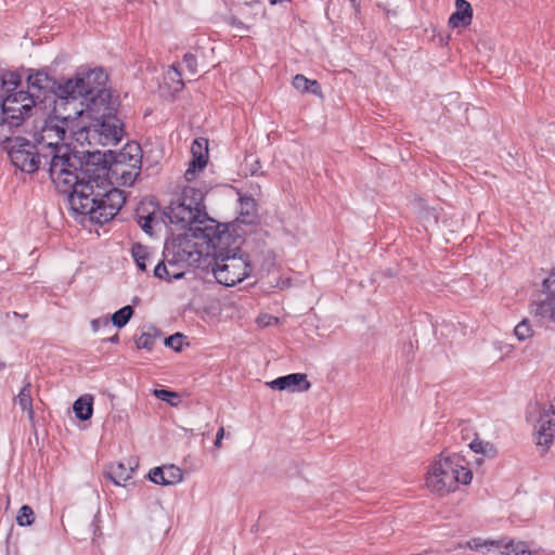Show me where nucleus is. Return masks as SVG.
<instances>
[{
  "instance_id": "1",
  "label": "nucleus",
  "mask_w": 555,
  "mask_h": 555,
  "mask_svg": "<svg viewBox=\"0 0 555 555\" xmlns=\"http://www.w3.org/2000/svg\"><path fill=\"white\" fill-rule=\"evenodd\" d=\"M109 156L108 166L82 164L78 181L68 196L73 211L89 216L92 222L100 224L111 221L124 206V192L113 185L134 183L141 171L142 149L131 142L118 153L109 152Z\"/></svg>"
},
{
  "instance_id": "2",
  "label": "nucleus",
  "mask_w": 555,
  "mask_h": 555,
  "mask_svg": "<svg viewBox=\"0 0 555 555\" xmlns=\"http://www.w3.org/2000/svg\"><path fill=\"white\" fill-rule=\"evenodd\" d=\"M205 193L195 186H184L181 195L164 210L168 223L178 230H188L204 255L219 259L241 250V236L234 235L228 224L210 218L204 205Z\"/></svg>"
},
{
  "instance_id": "3",
  "label": "nucleus",
  "mask_w": 555,
  "mask_h": 555,
  "mask_svg": "<svg viewBox=\"0 0 555 555\" xmlns=\"http://www.w3.org/2000/svg\"><path fill=\"white\" fill-rule=\"evenodd\" d=\"M22 83V77L17 73H5L2 77V91L4 90L3 125L22 126L25 118L28 117L39 103H43L49 95L60 98L66 102V98L61 94L60 88L63 82H57L44 70H29L27 76V90H17Z\"/></svg>"
},
{
  "instance_id": "4",
  "label": "nucleus",
  "mask_w": 555,
  "mask_h": 555,
  "mask_svg": "<svg viewBox=\"0 0 555 555\" xmlns=\"http://www.w3.org/2000/svg\"><path fill=\"white\" fill-rule=\"evenodd\" d=\"M68 119L70 114L49 118L41 130L35 133L34 141L43 155H49V176L52 182L60 192L69 195L78 181L82 162L72 153L68 145L63 144L66 134L65 124Z\"/></svg>"
},
{
  "instance_id": "5",
  "label": "nucleus",
  "mask_w": 555,
  "mask_h": 555,
  "mask_svg": "<svg viewBox=\"0 0 555 555\" xmlns=\"http://www.w3.org/2000/svg\"><path fill=\"white\" fill-rule=\"evenodd\" d=\"M107 80L108 76L101 67L78 72L75 78L67 79L60 88L61 94L66 98L64 104L80 100L88 112H100L102 106L107 108V104L113 102L112 93L105 87Z\"/></svg>"
},
{
  "instance_id": "6",
  "label": "nucleus",
  "mask_w": 555,
  "mask_h": 555,
  "mask_svg": "<svg viewBox=\"0 0 555 555\" xmlns=\"http://www.w3.org/2000/svg\"><path fill=\"white\" fill-rule=\"evenodd\" d=\"M197 246V242L192 243L189 240L179 241V243L167 242L163 258L154 267V276L166 282L182 279L188 267L199 266L204 251L198 250Z\"/></svg>"
},
{
  "instance_id": "7",
  "label": "nucleus",
  "mask_w": 555,
  "mask_h": 555,
  "mask_svg": "<svg viewBox=\"0 0 555 555\" xmlns=\"http://www.w3.org/2000/svg\"><path fill=\"white\" fill-rule=\"evenodd\" d=\"M473 473L464 465V460L459 454L443 456L435 461L428 468L426 487L439 495H446L454 491L459 483L468 485Z\"/></svg>"
},
{
  "instance_id": "8",
  "label": "nucleus",
  "mask_w": 555,
  "mask_h": 555,
  "mask_svg": "<svg viewBox=\"0 0 555 555\" xmlns=\"http://www.w3.org/2000/svg\"><path fill=\"white\" fill-rule=\"evenodd\" d=\"M114 102L101 107L100 112H89L94 114V121L81 128L79 135L85 134V140L89 145H116L125 133L124 122L113 114Z\"/></svg>"
},
{
  "instance_id": "9",
  "label": "nucleus",
  "mask_w": 555,
  "mask_h": 555,
  "mask_svg": "<svg viewBox=\"0 0 555 555\" xmlns=\"http://www.w3.org/2000/svg\"><path fill=\"white\" fill-rule=\"evenodd\" d=\"M8 133L0 140L1 149L5 151L10 157L12 165L26 173H34L41 167L49 168V155H43L37 149L36 142H31L20 135Z\"/></svg>"
},
{
  "instance_id": "10",
  "label": "nucleus",
  "mask_w": 555,
  "mask_h": 555,
  "mask_svg": "<svg viewBox=\"0 0 555 555\" xmlns=\"http://www.w3.org/2000/svg\"><path fill=\"white\" fill-rule=\"evenodd\" d=\"M209 264L212 266L211 270L217 282L225 286H233L242 282L251 271L247 257L238 254L212 259Z\"/></svg>"
},
{
  "instance_id": "11",
  "label": "nucleus",
  "mask_w": 555,
  "mask_h": 555,
  "mask_svg": "<svg viewBox=\"0 0 555 555\" xmlns=\"http://www.w3.org/2000/svg\"><path fill=\"white\" fill-rule=\"evenodd\" d=\"M537 446L546 451L553 444L555 437V408L553 405L540 409V416L537 422Z\"/></svg>"
},
{
  "instance_id": "12",
  "label": "nucleus",
  "mask_w": 555,
  "mask_h": 555,
  "mask_svg": "<svg viewBox=\"0 0 555 555\" xmlns=\"http://www.w3.org/2000/svg\"><path fill=\"white\" fill-rule=\"evenodd\" d=\"M267 385L275 390H288L291 392L308 391L311 387L307 375L304 373H292L285 376H281L272 382H269Z\"/></svg>"
},
{
  "instance_id": "13",
  "label": "nucleus",
  "mask_w": 555,
  "mask_h": 555,
  "mask_svg": "<svg viewBox=\"0 0 555 555\" xmlns=\"http://www.w3.org/2000/svg\"><path fill=\"white\" fill-rule=\"evenodd\" d=\"M193 159L186 169L184 177L188 181L195 178L196 171L202 170L208 160V142L206 139H195L191 146Z\"/></svg>"
},
{
  "instance_id": "14",
  "label": "nucleus",
  "mask_w": 555,
  "mask_h": 555,
  "mask_svg": "<svg viewBox=\"0 0 555 555\" xmlns=\"http://www.w3.org/2000/svg\"><path fill=\"white\" fill-rule=\"evenodd\" d=\"M149 478L156 485L169 486L178 483L182 480V472L175 465L167 467H155L150 470Z\"/></svg>"
},
{
  "instance_id": "15",
  "label": "nucleus",
  "mask_w": 555,
  "mask_h": 555,
  "mask_svg": "<svg viewBox=\"0 0 555 555\" xmlns=\"http://www.w3.org/2000/svg\"><path fill=\"white\" fill-rule=\"evenodd\" d=\"M456 11L449 17V25L453 28L467 27L473 20V8L466 0H455Z\"/></svg>"
},
{
  "instance_id": "16",
  "label": "nucleus",
  "mask_w": 555,
  "mask_h": 555,
  "mask_svg": "<svg viewBox=\"0 0 555 555\" xmlns=\"http://www.w3.org/2000/svg\"><path fill=\"white\" fill-rule=\"evenodd\" d=\"M532 306L534 317L540 318L547 324H555V298L541 296Z\"/></svg>"
},
{
  "instance_id": "17",
  "label": "nucleus",
  "mask_w": 555,
  "mask_h": 555,
  "mask_svg": "<svg viewBox=\"0 0 555 555\" xmlns=\"http://www.w3.org/2000/svg\"><path fill=\"white\" fill-rule=\"evenodd\" d=\"M33 385L29 380H27L18 395L15 397L14 401L21 406V409L27 413L28 420L34 423L35 412L33 409V395H31Z\"/></svg>"
},
{
  "instance_id": "18",
  "label": "nucleus",
  "mask_w": 555,
  "mask_h": 555,
  "mask_svg": "<svg viewBox=\"0 0 555 555\" xmlns=\"http://www.w3.org/2000/svg\"><path fill=\"white\" fill-rule=\"evenodd\" d=\"M131 253L135 264L141 271H146L147 263H152L155 257V254L149 247L140 243L132 246Z\"/></svg>"
},
{
  "instance_id": "19",
  "label": "nucleus",
  "mask_w": 555,
  "mask_h": 555,
  "mask_svg": "<svg viewBox=\"0 0 555 555\" xmlns=\"http://www.w3.org/2000/svg\"><path fill=\"white\" fill-rule=\"evenodd\" d=\"M73 410L78 420H90L93 413V397L91 395L81 396L74 402Z\"/></svg>"
},
{
  "instance_id": "20",
  "label": "nucleus",
  "mask_w": 555,
  "mask_h": 555,
  "mask_svg": "<svg viewBox=\"0 0 555 555\" xmlns=\"http://www.w3.org/2000/svg\"><path fill=\"white\" fill-rule=\"evenodd\" d=\"M133 468H127L122 463L113 464L105 472V476L111 479L115 485L120 486L121 481L126 482L131 478Z\"/></svg>"
},
{
  "instance_id": "21",
  "label": "nucleus",
  "mask_w": 555,
  "mask_h": 555,
  "mask_svg": "<svg viewBox=\"0 0 555 555\" xmlns=\"http://www.w3.org/2000/svg\"><path fill=\"white\" fill-rule=\"evenodd\" d=\"M501 542H503L501 544V548L499 550V552L501 554H511L513 553L514 555H530V551L527 548V544L525 542H515L514 540H505V539H501L500 540Z\"/></svg>"
},
{
  "instance_id": "22",
  "label": "nucleus",
  "mask_w": 555,
  "mask_h": 555,
  "mask_svg": "<svg viewBox=\"0 0 555 555\" xmlns=\"http://www.w3.org/2000/svg\"><path fill=\"white\" fill-rule=\"evenodd\" d=\"M160 336V333L152 327L147 332H143L137 339L135 346L138 349H145L151 351L154 347L156 339Z\"/></svg>"
},
{
  "instance_id": "23",
  "label": "nucleus",
  "mask_w": 555,
  "mask_h": 555,
  "mask_svg": "<svg viewBox=\"0 0 555 555\" xmlns=\"http://www.w3.org/2000/svg\"><path fill=\"white\" fill-rule=\"evenodd\" d=\"M133 313H134L133 308L131 306L127 305V306L120 308L119 310H117L112 315V319H111L112 323L116 327L121 328L129 322V320L131 319Z\"/></svg>"
},
{
  "instance_id": "24",
  "label": "nucleus",
  "mask_w": 555,
  "mask_h": 555,
  "mask_svg": "<svg viewBox=\"0 0 555 555\" xmlns=\"http://www.w3.org/2000/svg\"><path fill=\"white\" fill-rule=\"evenodd\" d=\"M469 448L476 452V453H481L486 456H489V457H492V456H495L496 454V449L495 447L491 443V442H488V441H483L481 439H474L470 443H469Z\"/></svg>"
},
{
  "instance_id": "25",
  "label": "nucleus",
  "mask_w": 555,
  "mask_h": 555,
  "mask_svg": "<svg viewBox=\"0 0 555 555\" xmlns=\"http://www.w3.org/2000/svg\"><path fill=\"white\" fill-rule=\"evenodd\" d=\"M141 210H145L144 207H140L137 210V221L141 229L152 235V224L156 221L155 211L147 212L146 215L141 214Z\"/></svg>"
},
{
  "instance_id": "26",
  "label": "nucleus",
  "mask_w": 555,
  "mask_h": 555,
  "mask_svg": "<svg viewBox=\"0 0 555 555\" xmlns=\"http://www.w3.org/2000/svg\"><path fill=\"white\" fill-rule=\"evenodd\" d=\"M154 396L167 403H169L172 406H177L180 402V395L178 392L167 390V389H155Z\"/></svg>"
},
{
  "instance_id": "27",
  "label": "nucleus",
  "mask_w": 555,
  "mask_h": 555,
  "mask_svg": "<svg viewBox=\"0 0 555 555\" xmlns=\"http://www.w3.org/2000/svg\"><path fill=\"white\" fill-rule=\"evenodd\" d=\"M514 334L519 340H525L531 337L533 335V330L530 322L527 319H524L515 326Z\"/></svg>"
},
{
  "instance_id": "28",
  "label": "nucleus",
  "mask_w": 555,
  "mask_h": 555,
  "mask_svg": "<svg viewBox=\"0 0 555 555\" xmlns=\"http://www.w3.org/2000/svg\"><path fill=\"white\" fill-rule=\"evenodd\" d=\"M503 542L496 540H490V541H481L480 539H473L472 541L468 542V545L470 548L473 550H476V551H482L483 548H487L488 551H490L491 548H498L500 550L501 548V544Z\"/></svg>"
},
{
  "instance_id": "29",
  "label": "nucleus",
  "mask_w": 555,
  "mask_h": 555,
  "mask_svg": "<svg viewBox=\"0 0 555 555\" xmlns=\"http://www.w3.org/2000/svg\"><path fill=\"white\" fill-rule=\"evenodd\" d=\"M34 511L28 505H23L17 514L16 521L20 526H30L34 522Z\"/></svg>"
},
{
  "instance_id": "30",
  "label": "nucleus",
  "mask_w": 555,
  "mask_h": 555,
  "mask_svg": "<svg viewBox=\"0 0 555 555\" xmlns=\"http://www.w3.org/2000/svg\"><path fill=\"white\" fill-rule=\"evenodd\" d=\"M541 296L555 298V272H552L542 283Z\"/></svg>"
},
{
  "instance_id": "31",
  "label": "nucleus",
  "mask_w": 555,
  "mask_h": 555,
  "mask_svg": "<svg viewBox=\"0 0 555 555\" xmlns=\"http://www.w3.org/2000/svg\"><path fill=\"white\" fill-rule=\"evenodd\" d=\"M183 334L176 333L173 335H170L169 337L165 338V345L167 347L172 348L176 351H180L182 349V343H183Z\"/></svg>"
},
{
  "instance_id": "32",
  "label": "nucleus",
  "mask_w": 555,
  "mask_h": 555,
  "mask_svg": "<svg viewBox=\"0 0 555 555\" xmlns=\"http://www.w3.org/2000/svg\"><path fill=\"white\" fill-rule=\"evenodd\" d=\"M293 87L300 92H309V79L298 74L293 78Z\"/></svg>"
},
{
  "instance_id": "33",
  "label": "nucleus",
  "mask_w": 555,
  "mask_h": 555,
  "mask_svg": "<svg viewBox=\"0 0 555 555\" xmlns=\"http://www.w3.org/2000/svg\"><path fill=\"white\" fill-rule=\"evenodd\" d=\"M242 203V211L243 216H251L256 214V203L250 197H244L241 199Z\"/></svg>"
},
{
  "instance_id": "34",
  "label": "nucleus",
  "mask_w": 555,
  "mask_h": 555,
  "mask_svg": "<svg viewBox=\"0 0 555 555\" xmlns=\"http://www.w3.org/2000/svg\"><path fill=\"white\" fill-rule=\"evenodd\" d=\"M183 64L185 65V67L188 68V70L191 74H193V75L197 74V61L193 54L186 53L183 56Z\"/></svg>"
},
{
  "instance_id": "35",
  "label": "nucleus",
  "mask_w": 555,
  "mask_h": 555,
  "mask_svg": "<svg viewBox=\"0 0 555 555\" xmlns=\"http://www.w3.org/2000/svg\"><path fill=\"white\" fill-rule=\"evenodd\" d=\"M309 92L315 95L322 94L320 83L317 80L309 79Z\"/></svg>"
},
{
  "instance_id": "36",
  "label": "nucleus",
  "mask_w": 555,
  "mask_h": 555,
  "mask_svg": "<svg viewBox=\"0 0 555 555\" xmlns=\"http://www.w3.org/2000/svg\"><path fill=\"white\" fill-rule=\"evenodd\" d=\"M109 323L108 319L107 318H102V319H95V320H92L91 322V326L93 328V331H99L100 326L103 325V326H107Z\"/></svg>"
},
{
  "instance_id": "37",
  "label": "nucleus",
  "mask_w": 555,
  "mask_h": 555,
  "mask_svg": "<svg viewBox=\"0 0 555 555\" xmlns=\"http://www.w3.org/2000/svg\"><path fill=\"white\" fill-rule=\"evenodd\" d=\"M261 166H260V162L259 160H255L251 165H250V168H249V173L251 176H257L259 175V170H260Z\"/></svg>"
},
{
  "instance_id": "38",
  "label": "nucleus",
  "mask_w": 555,
  "mask_h": 555,
  "mask_svg": "<svg viewBox=\"0 0 555 555\" xmlns=\"http://www.w3.org/2000/svg\"><path fill=\"white\" fill-rule=\"evenodd\" d=\"M223 436H224V428L221 427V428H219V430H218V433L216 435L215 446L217 448L221 447V440H222Z\"/></svg>"
},
{
  "instance_id": "39",
  "label": "nucleus",
  "mask_w": 555,
  "mask_h": 555,
  "mask_svg": "<svg viewBox=\"0 0 555 555\" xmlns=\"http://www.w3.org/2000/svg\"><path fill=\"white\" fill-rule=\"evenodd\" d=\"M356 12H360V0H349Z\"/></svg>"
},
{
  "instance_id": "40",
  "label": "nucleus",
  "mask_w": 555,
  "mask_h": 555,
  "mask_svg": "<svg viewBox=\"0 0 555 555\" xmlns=\"http://www.w3.org/2000/svg\"><path fill=\"white\" fill-rule=\"evenodd\" d=\"M108 340H109L111 343L116 344V343H118L119 337H118V335H117V334H115L114 336H112L111 338H108Z\"/></svg>"
},
{
  "instance_id": "41",
  "label": "nucleus",
  "mask_w": 555,
  "mask_h": 555,
  "mask_svg": "<svg viewBox=\"0 0 555 555\" xmlns=\"http://www.w3.org/2000/svg\"><path fill=\"white\" fill-rule=\"evenodd\" d=\"M83 113V109L80 108V109H75V116H81Z\"/></svg>"
},
{
  "instance_id": "42",
  "label": "nucleus",
  "mask_w": 555,
  "mask_h": 555,
  "mask_svg": "<svg viewBox=\"0 0 555 555\" xmlns=\"http://www.w3.org/2000/svg\"><path fill=\"white\" fill-rule=\"evenodd\" d=\"M13 315H14V317H21V313L13 312ZM22 318H27V314L22 315Z\"/></svg>"
},
{
  "instance_id": "43",
  "label": "nucleus",
  "mask_w": 555,
  "mask_h": 555,
  "mask_svg": "<svg viewBox=\"0 0 555 555\" xmlns=\"http://www.w3.org/2000/svg\"><path fill=\"white\" fill-rule=\"evenodd\" d=\"M5 367V363L0 361V371L3 370Z\"/></svg>"
}]
</instances>
